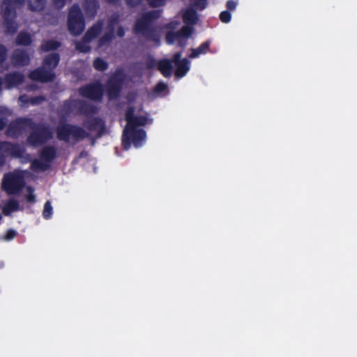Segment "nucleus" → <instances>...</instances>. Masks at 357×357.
<instances>
[{
	"label": "nucleus",
	"instance_id": "f257e3e1",
	"mask_svg": "<svg viewBox=\"0 0 357 357\" xmlns=\"http://www.w3.org/2000/svg\"><path fill=\"white\" fill-rule=\"evenodd\" d=\"M160 17L158 10H150L144 13L141 17L136 20L134 24V31L136 34L142 35L146 40L160 45V36L152 22Z\"/></svg>",
	"mask_w": 357,
	"mask_h": 357
},
{
	"label": "nucleus",
	"instance_id": "f03ea898",
	"mask_svg": "<svg viewBox=\"0 0 357 357\" xmlns=\"http://www.w3.org/2000/svg\"><path fill=\"white\" fill-rule=\"evenodd\" d=\"M56 138L61 142H69L73 139L75 142H79L90 136L84 128L75 124L69 123H62L56 127L55 129Z\"/></svg>",
	"mask_w": 357,
	"mask_h": 357
},
{
	"label": "nucleus",
	"instance_id": "7ed1b4c3",
	"mask_svg": "<svg viewBox=\"0 0 357 357\" xmlns=\"http://www.w3.org/2000/svg\"><path fill=\"white\" fill-rule=\"evenodd\" d=\"M26 0H3L2 1V17L5 31L7 33L14 34L17 31L16 24L17 12L13 4L22 6Z\"/></svg>",
	"mask_w": 357,
	"mask_h": 357
},
{
	"label": "nucleus",
	"instance_id": "20e7f679",
	"mask_svg": "<svg viewBox=\"0 0 357 357\" xmlns=\"http://www.w3.org/2000/svg\"><path fill=\"white\" fill-rule=\"evenodd\" d=\"M29 128L31 132L28 135L26 141L33 147L43 145L53 138L51 128L43 123H36L32 119V123H30Z\"/></svg>",
	"mask_w": 357,
	"mask_h": 357
},
{
	"label": "nucleus",
	"instance_id": "39448f33",
	"mask_svg": "<svg viewBox=\"0 0 357 357\" xmlns=\"http://www.w3.org/2000/svg\"><path fill=\"white\" fill-rule=\"evenodd\" d=\"M67 25L71 35H81L85 29V20L82 11L77 3H74L69 9Z\"/></svg>",
	"mask_w": 357,
	"mask_h": 357
},
{
	"label": "nucleus",
	"instance_id": "423d86ee",
	"mask_svg": "<svg viewBox=\"0 0 357 357\" xmlns=\"http://www.w3.org/2000/svg\"><path fill=\"white\" fill-rule=\"evenodd\" d=\"M125 75L122 70L116 69L108 78L105 90L109 100H114L119 98L124 83Z\"/></svg>",
	"mask_w": 357,
	"mask_h": 357
},
{
	"label": "nucleus",
	"instance_id": "0eeeda50",
	"mask_svg": "<svg viewBox=\"0 0 357 357\" xmlns=\"http://www.w3.org/2000/svg\"><path fill=\"white\" fill-rule=\"evenodd\" d=\"M146 137V133L144 130L126 127L122 135V146L126 150L129 149L131 144L135 148H139L142 146Z\"/></svg>",
	"mask_w": 357,
	"mask_h": 357
},
{
	"label": "nucleus",
	"instance_id": "6e6552de",
	"mask_svg": "<svg viewBox=\"0 0 357 357\" xmlns=\"http://www.w3.org/2000/svg\"><path fill=\"white\" fill-rule=\"evenodd\" d=\"M24 185V177L20 173L8 172L3 176L1 188L9 195L19 194Z\"/></svg>",
	"mask_w": 357,
	"mask_h": 357
},
{
	"label": "nucleus",
	"instance_id": "1a4fd4ad",
	"mask_svg": "<svg viewBox=\"0 0 357 357\" xmlns=\"http://www.w3.org/2000/svg\"><path fill=\"white\" fill-rule=\"evenodd\" d=\"M78 91L81 96L96 102L101 101L104 94V89L100 82L82 86Z\"/></svg>",
	"mask_w": 357,
	"mask_h": 357
},
{
	"label": "nucleus",
	"instance_id": "9d476101",
	"mask_svg": "<svg viewBox=\"0 0 357 357\" xmlns=\"http://www.w3.org/2000/svg\"><path fill=\"white\" fill-rule=\"evenodd\" d=\"M30 123H32V119L17 118L10 122L6 130V135L9 137L17 139L22 135L26 128H29Z\"/></svg>",
	"mask_w": 357,
	"mask_h": 357
},
{
	"label": "nucleus",
	"instance_id": "9b49d317",
	"mask_svg": "<svg viewBox=\"0 0 357 357\" xmlns=\"http://www.w3.org/2000/svg\"><path fill=\"white\" fill-rule=\"evenodd\" d=\"M25 149L20 144L10 142L0 141V153L6 157L11 156L15 158H20L23 156Z\"/></svg>",
	"mask_w": 357,
	"mask_h": 357
},
{
	"label": "nucleus",
	"instance_id": "f8f14e48",
	"mask_svg": "<svg viewBox=\"0 0 357 357\" xmlns=\"http://www.w3.org/2000/svg\"><path fill=\"white\" fill-rule=\"evenodd\" d=\"M125 117L127 122L126 127L137 128V126H144L149 122L146 116H135V108L128 107L126 110Z\"/></svg>",
	"mask_w": 357,
	"mask_h": 357
},
{
	"label": "nucleus",
	"instance_id": "ddd939ff",
	"mask_svg": "<svg viewBox=\"0 0 357 357\" xmlns=\"http://www.w3.org/2000/svg\"><path fill=\"white\" fill-rule=\"evenodd\" d=\"M192 31L193 28L190 26H183L177 31H168L165 35V41L168 45H174L179 38H189Z\"/></svg>",
	"mask_w": 357,
	"mask_h": 357
},
{
	"label": "nucleus",
	"instance_id": "4468645a",
	"mask_svg": "<svg viewBox=\"0 0 357 357\" xmlns=\"http://www.w3.org/2000/svg\"><path fill=\"white\" fill-rule=\"evenodd\" d=\"M29 77L31 80L47 83L54 80L55 74L43 66L32 70Z\"/></svg>",
	"mask_w": 357,
	"mask_h": 357
},
{
	"label": "nucleus",
	"instance_id": "2eb2a0df",
	"mask_svg": "<svg viewBox=\"0 0 357 357\" xmlns=\"http://www.w3.org/2000/svg\"><path fill=\"white\" fill-rule=\"evenodd\" d=\"M84 126L89 131H96V138H100L106 133L105 122L100 117H93L84 122Z\"/></svg>",
	"mask_w": 357,
	"mask_h": 357
},
{
	"label": "nucleus",
	"instance_id": "dca6fc26",
	"mask_svg": "<svg viewBox=\"0 0 357 357\" xmlns=\"http://www.w3.org/2000/svg\"><path fill=\"white\" fill-rule=\"evenodd\" d=\"M24 82V75L20 72H13L6 73L4 76L5 86L7 89H10L21 85Z\"/></svg>",
	"mask_w": 357,
	"mask_h": 357
},
{
	"label": "nucleus",
	"instance_id": "f3484780",
	"mask_svg": "<svg viewBox=\"0 0 357 357\" xmlns=\"http://www.w3.org/2000/svg\"><path fill=\"white\" fill-rule=\"evenodd\" d=\"M11 60L15 66H25L30 62V56L26 50L16 49L13 52Z\"/></svg>",
	"mask_w": 357,
	"mask_h": 357
},
{
	"label": "nucleus",
	"instance_id": "a211bd4d",
	"mask_svg": "<svg viewBox=\"0 0 357 357\" xmlns=\"http://www.w3.org/2000/svg\"><path fill=\"white\" fill-rule=\"evenodd\" d=\"M83 9L89 18H94L100 7L98 0H84Z\"/></svg>",
	"mask_w": 357,
	"mask_h": 357
},
{
	"label": "nucleus",
	"instance_id": "6ab92c4d",
	"mask_svg": "<svg viewBox=\"0 0 357 357\" xmlns=\"http://www.w3.org/2000/svg\"><path fill=\"white\" fill-rule=\"evenodd\" d=\"M60 59L61 57L59 53H50L43 59V66L50 71L53 72L59 65Z\"/></svg>",
	"mask_w": 357,
	"mask_h": 357
},
{
	"label": "nucleus",
	"instance_id": "aec40b11",
	"mask_svg": "<svg viewBox=\"0 0 357 357\" xmlns=\"http://www.w3.org/2000/svg\"><path fill=\"white\" fill-rule=\"evenodd\" d=\"M40 159L47 164L56 158V149L54 146H45L40 151Z\"/></svg>",
	"mask_w": 357,
	"mask_h": 357
},
{
	"label": "nucleus",
	"instance_id": "412c9836",
	"mask_svg": "<svg viewBox=\"0 0 357 357\" xmlns=\"http://www.w3.org/2000/svg\"><path fill=\"white\" fill-rule=\"evenodd\" d=\"M157 69L165 77H169L172 74V61L169 59H162L158 61Z\"/></svg>",
	"mask_w": 357,
	"mask_h": 357
},
{
	"label": "nucleus",
	"instance_id": "4be33fe9",
	"mask_svg": "<svg viewBox=\"0 0 357 357\" xmlns=\"http://www.w3.org/2000/svg\"><path fill=\"white\" fill-rule=\"evenodd\" d=\"M103 28V22L98 21L90 27L84 35L85 41L91 42L93 39L97 38L102 32Z\"/></svg>",
	"mask_w": 357,
	"mask_h": 357
},
{
	"label": "nucleus",
	"instance_id": "5701e85b",
	"mask_svg": "<svg viewBox=\"0 0 357 357\" xmlns=\"http://www.w3.org/2000/svg\"><path fill=\"white\" fill-rule=\"evenodd\" d=\"M76 107L77 100H71L69 99L65 100L59 111L61 119H63V120L66 121V117L73 112Z\"/></svg>",
	"mask_w": 357,
	"mask_h": 357
},
{
	"label": "nucleus",
	"instance_id": "b1692460",
	"mask_svg": "<svg viewBox=\"0 0 357 357\" xmlns=\"http://www.w3.org/2000/svg\"><path fill=\"white\" fill-rule=\"evenodd\" d=\"M199 20V17L195 9L193 8H188L183 14V21L185 24V26L192 27Z\"/></svg>",
	"mask_w": 357,
	"mask_h": 357
},
{
	"label": "nucleus",
	"instance_id": "393cba45",
	"mask_svg": "<svg viewBox=\"0 0 357 357\" xmlns=\"http://www.w3.org/2000/svg\"><path fill=\"white\" fill-rule=\"evenodd\" d=\"M77 104L79 105L77 109L80 114L87 115L97 113V107L93 105L88 103L84 100H77Z\"/></svg>",
	"mask_w": 357,
	"mask_h": 357
},
{
	"label": "nucleus",
	"instance_id": "a878e982",
	"mask_svg": "<svg viewBox=\"0 0 357 357\" xmlns=\"http://www.w3.org/2000/svg\"><path fill=\"white\" fill-rule=\"evenodd\" d=\"M175 76L178 78L184 77L187 73L190 70V61L187 58L182 59V61L175 64Z\"/></svg>",
	"mask_w": 357,
	"mask_h": 357
},
{
	"label": "nucleus",
	"instance_id": "bb28decb",
	"mask_svg": "<svg viewBox=\"0 0 357 357\" xmlns=\"http://www.w3.org/2000/svg\"><path fill=\"white\" fill-rule=\"evenodd\" d=\"M23 208H20L19 202L14 199H9L3 206L2 213L4 215L8 216L13 212L17 211L20 210H22Z\"/></svg>",
	"mask_w": 357,
	"mask_h": 357
},
{
	"label": "nucleus",
	"instance_id": "cd10ccee",
	"mask_svg": "<svg viewBox=\"0 0 357 357\" xmlns=\"http://www.w3.org/2000/svg\"><path fill=\"white\" fill-rule=\"evenodd\" d=\"M32 37L26 31H21L16 36L15 44L18 46H29L32 43Z\"/></svg>",
	"mask_w": 357,
	"mask_h": 357
},
{
	"label": "nucleus",
	"instance_id": "c85d7f7f",
	"mask_svg": "<svg viewBox=\"0 0 357 357\" xmlns=\"http://www.w3.org/2000/svg\"><path fill=\"white\" fill-rule=\"evenodd\" d=\"M61 46V43L54 40H44L40 50L43 52H48L58 50Z\"/></svg>",
	"mask_w": 357,
	"mask_h": 357
},
{
	"label": "nucleus",
	"instance_id": "c756f323",
	"mask_svg": "<svg viewBox=\"0 0 357 357\" xmlns=\"http://www.w3.org/2000/svg\"><path fill=\"white\" fill-rule=\"evenodd\" d=\"M211 41L206 40L202 43L197 48L191 49V53L189 54V57L191 59L197 58L200 54H206L210 48Z\"/></svg>",
	"mask_w": 357,
	"mask_h": 357
},
{
	"label": "nucleus",
	"instance_id": "7c9ffc66",
	"mask_svg": "<svg viewBox=\"0 0 357 357\" xmlns=\"http://www.w3.org/2000/svg\"><path fill=\"white\" fill-rule=\"evenodd\" d=\"M47 0H28V8L33 12H41L45 9Z\"/></svg>",
	"mask_w": 357,
	"mask_h": 357
},
{
	"label": "nucleus",
	"instance_id": "2f4dec72",
	"mask_svg": "<svg viewBox=\"0 0 357 357\" xmlns=\"http://www.w3.org/2000/svg\"><path fill=\"white\" fill-rule=\"evenodd\" d=\"M153 92L157 96L164 97L169 92L168 85L163 82H159L154 86Z\"/></svg>",
	"mask_w": 357,
	"mask_h": 357
},
{
	"label": "nucleus",
	"instance_id": "473e14b6",
	"mask_svg": "<svg viewBox=\"0 0 357 357\" xmlns=\"http://www.w3.org/2000/svg\"><path fill=\"white\" fill-rule=\"evenodd\" d=\"M115 38L114 32L106 31V32L98 40V46L102 47L109 44Z\"/></svg>",
	"mask_w": 357,
	"mask_h": 357
},
{
	"label": "nucleus",
	"instance_id": "72a5a7b5",
	"mask_svg": "<svg viewBox=\"0 0 357 357\" xmlns=\"http://www.w3.org/2000/svg\"><path fill=\"white\" fill-rule=\"evenodd\" d=\"M115 38L114 32L106 31V32L98 40V46L102 47L109 44Z\"/></svg>",
	"mask_w": 357,
	"mask_h": 357
},
{
	"label": "nucleus",
	"instance_id": "f704fd0d",
	"mask_svg": "<svg viewBox=\"0 0 357 357\" xmlns=\"http://www.w3.org/2000/svg\"><path fill=\"white\" fill-rule=\"evenodd\" d=\"M93 66L96 70L104 72L108 68L109 66L107 61L100 57H98L94 59L93 62Z\"/></svg>",
	"mask_w": 357,
	"mask_h": 357
},
{
	"label": "nucleus",
	"instance_id": "c9c22d12",
	"mask_svg": "<svg viewBox=\"0 0 357 357\" xmlns=\"http://www.w3.org/2000/svg\"><path fill=\"white\" fill-rule=\"evenodd\" d=\"M49 167V165L43 162L38 159H35L31 164V169L34 172L45 171Z\"/></svg>",
	"mask_w": 357,
	"mask_h": 357
},
{
	"label": "nucleus",
	"instance_id": "e433bc0d",
	"mask_svg": "<svg viewBox=\"0 0 357 357\" xmlns=\"http://www.w3.org/2000/svg\"><path fill=\"white\" fill-rule=\"evenodd\" d=\"M90 42L85 41L84 40V37L82 38V40L79 42H77L75 45V49L82 53H87L91 51V47L89 45Z\"/></svg>",
	"mask_w": 357,
	"mask_h": 357
},
{
	"label": "nucleus",
	"instance_id": "4c0bfd02",
	"mask_svg": "<svg viewBox=\"0 0 357 357\" xmlns=\"http://www.w3.org/2000/svg\"><path fill=\"white\" fill-rule=\"evenodd\" d=\"M53 213V208L51 205V202L50 201H47L44 204V208L43 211V218L46 220H48L52 218Z\"/></svg>",
	"mask_w": 357,
	"mask_h": 357
},
{
	"label": "nucleus",
	"instance_id": "58836bf2",
	"mask_svg": "<svg viewBox=\"0 0 357 357\" xmlns=\"http://www.w3.org/2000/svg\"><path fill=\"white\" fill-rule=\"evenodd\" d=\"M26 190L28 194L25 195L26 201L28 203L34 204L36 202V195L33 194L34 189L31 186H28Z\"/></svg>",
	"mask_w": 357,
	"mask_h": 357
},
{
	"label": "nucleus",
	"instance_id": "ea45409f",
	"mask_svg": "<svg viewBox=\"0 0 357 357\" xmlns=\"http://www.w3.org/2000/svg\"><path fill=\"white\" fill-rule=\"evenodd\" d=\"M219 17L222 22L229 23L231 20V15L229 10H224L220 13Z\"/></svg>",
	"mask_w": 357,
	"mask_h": 357
},
{
	"label": "nucleus",
	"instance_id": "a19ab883",
	"mask_svg": "<svg viewBox=\"0 0 357 357\" xmlns=\"http://www.w3.org/2000/svg\"><path fill=\"white\" fill-rule=\"evenodd\" d=\"M8 50L6 46L0 44V64H2L7 58Z\"/></svg>",
	"mask_w": 357,
	"mask_h": 357
},
{
	"label": "nucleus",
	"instance_id": "79ce46f5",
	"mask_svg": "<svg viewBox=\"0 0 357 357\" xmlns=\"http://www.w3.org/2000/svg\"><path fill=\"white\" fill-rule=\"evenodd\" d=\"M149 5L152 8H157L164 6L167 0H147Z\"/></svg>",
	"mask_w": 357,
	"mask_h": 357
},
{
	"label": "nucleus",
	"instance_id": "37998d69",
	"mask_svg": "<svg viewBox=\"0 0 357 357\" xmlns=\"http://www.w3.org/2000/svg\"><path fill=\"white\" fill-rule=\"evenodd\" d=\"M144 0H125V3L130 8H134L142 3Z\"/></svg>",
	"mask_w": 357,
	"mask_h": 357
},
{
	"label": "nucleus",
	"instance_id": "c03bdc74",
	"mask_svg": "<svg viewBox=\"0 0 357 357\" xmlns=\"http://www.w3.org/2000/svg\"><path fill=\"white\" fill-rule=\"evenodd\" d=\"M45 100V98L43 96H37L30 98V104L32 105H38Z\"/></svg>",
	"mask_w": 357,
	"mask_h": 357
},
{
	"label": "nucleus",
	"instance_id": "a18cd8bd",
	"mask_svg": "<svg viewBox=\"0 0 357 357\" xmlns=\"http://www.w3.org/2000/svg\"><path fill=\"white\" fill-rule=\"evenodd\" d=\"M181 56H182V52H176L172 58L170 59L172 61V64L174 63V64H176V63H178L182 61V59H181Z\"/></svg>",
	"mask_w": 357,
	"mask_h": 357
},
{
	"label": "nucleus",
	"instance_id": "49530a36",
	"mask_svg": "<svg viewBox=\"0 0 357 357\" xmlns=\"http://www.w3.org/2000/svg\"><path fill=\"white\" fill-rule=\"evenodd\" d=\"M16 235L17 232L15 230L11 229H8L5 235V239L7 241H10L13 238H14L16 236Z\"/></svg>",
	"mask_w": 357,
	"mask_h": 357
},
{
	"label": "nucleus",
	"instance_id": "de8ad7c7",
	"mask_svg": "<svg viewBox=\"0 0 357 357\" xmlns=\"http://www.w3.org/2000/svg\"><path fill=\"white\" fill-rule=\"evenodd\" d=\"M237 3L234 0H229L226 3V7L227 10L230 12V10H234L236 8Z\"/></svg>",
	"mask_w": 357,
	"mask_h": 357
},
{
	"label": "nucleus",
	"instance_id": "09e8293b",
	"mask_svg": "<svg viewBox=\"0 0 357 357\" xmlns=\"http://www.w3.org/2000/svg\"><path fill=\"white\" fill-rule=\"evenodd\" d=\"M146 66L148 69H153L157 66L156 61L153 58H150L146 61Z\"/></svg>",
	"mask_w": 357,
	"mask_h": 357
},
{
	"label": "nucleus",
	"instance_id": "8fccbe9b",
	"mask_svg": "<svg viewBox=\"0 0 357 357\" xmlns=\"http://www.w3.org/2000/svg\"><path fill=\"white\" fill-rule=\"evenodd\" d=\"M195 6L200 10H204L207 6V1L206 0H197L195 1Z\"/></svg>",
	"mask_w": 357,
	"mask_h": 357
},
{
	"label": "nucleus",
	"instance_id": "3c124183",
	"mask_svg": "<svg viewBox=\"0 0 357 357\" xmlns=\"http://www.w3.org/2000/svg\"><path fill=\"white\" fill-rule=\"evenodd\" d=\"M179 24V22H177V21H172V22H170L169 23H167L166 25H165V28L167 29H169V31H173L174 29H175L176 28V26Z\"/></svg>",
	"mask_w": 357,
	"mask_h": 357
},
{
	"label": "nucleus",
	"instance_id": "603ef678",
	"mask_svg": "<svg viewBox=\"0 0 357 357\" xmlns=\"http://www.w3.org/2000/svg\"><path fill=\"white\" fill-rule=\"evenodd\" d=\"M19 101L23 105L30 104V98L25 94L21 95L19 98Z\"/></svg>",
	"mask_w": 357,
	"mask_h": 357
},
{
	"label": "nucleus",
	"instance_id": "864d4df0",
	"mask_svg": "<svg viewBox=\"0 0 357 357\" xmlns=\"http://www.w3.org/2000/svg\"><path fill=\"white\" fill-rule=\"evenodd\" d=\"M188 38H179L178 40H177V45L178 47L181 48H184L187 45V40Z\"/></svg>",
	"mask_w": 357,
	"mask_h": 357
},
{
	"label": "nucleus",
	"instance_id": "5fc2aeb1",
	"mask_svg": "<svg viewBox=\"0 0 357 357\" xmlns=\"http://www.w3.org/2000/svg\"><path fill=\"white\" fill-rule=\"evenodd\" d=\"M108 22L112 23V24H114L116 25L119 22V15H112L109 17Z\"/></svg>",
	"mask_w": 357,
	"mask_h": 357
},
{
	"label": "nucleus",
	"instance_id": "6e6d98bb",
	"mask_svg": "<svg viewBox=\"0 0 357 357\" xmlns=\"http://www.w3.org/2000/svg\"><path fill=\"white\" fill-rule=\"evenodd\" d=\"M116 35L119 38H123L125 36V30L122 26H119L116 29Z\"/></svg>",
	"mask_w": 357,
	"mask_h": 357
},
{
	"label": "nucleus",
	"instance_id": "4d7b16f0",
	"mask_svg": "<svg viewBox=\"0 0 357 357\" xmlns=\"http://www.w3.org/2000/svg\"><path fill=\"white\" fill-rule=\"evenodd\" d=\"M7 123V120L5 117L0 118V131L3 130Z\"/></svg>",
	"mask_w": 357,
	"mask_h": 357
},
{
	"label": "nucleus",
	"instance_id": "13d9d810",
	"mask_svg": "<svg viewBox=\"0 0 357 357\" xmlns=\"http://www.w3.org/2000/svg\"><path fill=\"white\" fill-rule=\"evenodd\" d=\"M115 26H116L115 24H112V23L108 22L107 24V31H112V32L114 33Z\"/></svg>",
	"mask_w": 357,
	"mask_h": 357
},
{
	"label": "nucleus",
	"instance_id": "bf43d9fd",
	"mask_svg": "<svg viewBox=\"0 0 357 357\" xmlns=\"http://www.w3.org/2000/svg\"><path fill=\"white\" fill-rule=\"evenodd\" d=\"M0 154V167H2L6 162V156L2 153Z\"/></svg>",
	"mask_w": 357,
	"mask_h": 357
},
{
	"label": "nucleus",
	"instance_id": "052dcab7",
	"mask_svg": "<svg viewBox=\"0 0 357 357\" xmlns=\"http://www.w3.org/2000/svg\"><path fill=\"white\" fill-rule=\"evenodd\" d=\"M105 1L111 5H116L120 0H105Z\"/></svg>",
	"mask_w": 357,
	"mask_h": 357
},
{
	"label": "nucleus",
	"instance_id": "680f3d73",
	"mask_svg": "<svg viewBox=\"0 0 357 357\" xmlns=\"http://www.w3.org/2000/svg\"><path fill=\"white\" fill-rule=\"evenodd\" d=\"M3 83V79L0 77V91H1Z\"/></svg>",
	"mask_w": 357,
	"mask_h": 357
},
{
	"label": "nucleus",
	"instance_id": "e2e57ef3",
	"mask_svg": "<svg viewBox=\"0 0 357 357\" xmlns=\"http://www.w3.org/2000/svg\"><path fill=\"white\" fill-rule=\"evenodd\" d=\"M84 153V151L81 152L80 157H82Z\"/></svg>",
	"mask_w": 357,
	"mask_h": 357
},
{
	"label": "nucleus",
	"instance_id": "0e129e2a",
	"mask_svg": "<svg viewBox=\"0 0 357 357\" xmlns=\"http://www.w3.org/2000/svg\"><path fill=\"white\" fill-rule=\"evenodd\" d=\"M1 218H2V216H1V215L0 214V220H1Z\"/></svg>",
	"mask_w": 357,
	"mask_h": 357
},
{
	"label": "nucleus",
	"instance_id": "69168bd1",
	"mask_svg": "<svg viewBox=\"0 0 357 357\" xmlns=\"http://www.w3.org/2000/svg\"><path fill=\"white\" fill-rule=\"evenodd\" d=\"M72 0H69V1H71Z\"/></svg>",
	"mask_w": 357,
	"mask_h": 357
}]
</instances>
